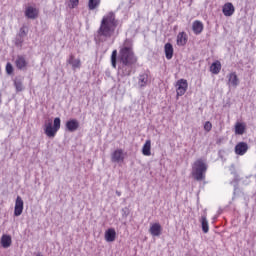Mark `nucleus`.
<instances>
[{
    "mask_svg": "<svg viewBox=\"0 0 256 256\" xmlns=\"http://www.w3.org/2000/svg\"><path fill=\"white\" fill-rule=\"evenodd\" d=\"M67 63L72 66L73 71H75V69H81V60L75 59L73 55H70Z\"/></svg>",
    "mask_w": 256,
    "mask_h": 256,
    "instance_id": "15",
    "label": "nucleus"
},
{
    "mask_svg": "<svg viewBox=\"0 0 256 256\" xmlns=\"http://www.w3.org/2000/svg\"><path fill=\"white\" fill-rule=\"evenodd\" d=\"M117 25H119V22L115 18V13L110 12L103 16L100 27L94 34L95 41L98 43H105V41H109V39L115 35Z\"/></svg>",
    "mask_w": 256,
    "mask_h": 256,
    "instance_id": "2",
    "label": "nucleus"
},
{
    "mask_svg": "<svg viewBox=\"0 0 256 256\" xmlns=\"http://www.w3.org/2000/svg\"><path fill=\"white\" fill-rule=\"evenodd\" d=\"M243 133H245V125L237 122L235 124V134L236 135H243Z\"/></svg>",
    "mask_w": 256,
    "mask_h": 256,
    "instance_id": "25",
    "label": "nucleus"
},
{
    "mask_svg": "<svg viewBox=\"0 0 256 256\" xmlns=\"http://www.w3.org/2000/svg\"><path fill=\"white\" fill-rule=\"evenodd\" d=\"M149 81V76L147 74H141L138 78L139 87H145Z\"/></svg>",
    "mask_w": 256,
    "mask_h": 256,
    "instance_id": "24",
    "label": "nucleus"
},
{
    "mask_svg": "<svg viewBox=\"0 0 256 256\" xmlns=\"http://www.w3.org/2000/svg\"><path fill=\"white\" fill-rule=\"evenodd\" d=\"M125 160V155L122 149H117L111 154L112 163H121Z\"/></svg>",
    "mask_w": 256,
    "mask_h": 256,
    "instance_id": "6",
    "label": "nucleus"
},
{
    "mask_svg": "<svg viewBox=\"0 0 256 256\" xmlns=\"http://www.w3.org/2000/svg\"><path fill=\"white\" fill-rule=\"evenodd\" d=\"M36 256H42L41 253H38Z\"/></svg>",
    "mask_w": 256,
    "mask_h": 256,
    "instance_id": "36",
    "label": "nucleus"
},
{
    "mask_svg": "<svg viewBox=\"0 0 256 256\" xmlns=\"http://www.w3.org/2000/svg\"><path fill=\"white\" fill-rule=\"evenodd\" d=\"M116 195H117L118 197H121V192H120L119 190H116Z\"/></svg>",
    "mask_w": 256,
    "mask_h": 256,
    "instance_id": "34",
    "label": "nucleus"
},
{
    "mask_svg": "<svg viewBox=\"0 0 256 256\" xmlns=\"http://www.w3.org/2000/svg\"><path fill=\"white\" fill-rule=\"evenodd\" d=\"M18 36L19 37H27V30L25 28V26L21 27L20 30H19V33H18Z\"/></svg>",
    "mask_w": 256,
    "mask_h": 256,
    "instance_id": "29",
    "label": "nucleus"
},
{
    "mask_svg": "<svg viewBox=\"0 0 256 256\" xmlns=\"http://www.w3.org/2000/svg\"><path fill=\"white\" fill-rule=\"evenodd\" d=\"M142 154L146 157L151 155V140H146L145 144L142 147Z\"/></svg>",
    "mask_w": 256,
    "mask_h": 256,
    "instance_id": "23",
    "label": "nucleus"
},
{
    "mask_svg": "<svg viewBox=\"0 0 256 256\" xmlns=\"http://www.w3.org/2000/svg\"><path fill=\"white\" fill-rule=\"evenodd\" d=\"M15 45H17V47H21V45H23V37L17 36L15 40Z\"/></svg>",
    "mask_w": 256,
    "mask_h": 256,
    "instance_id": "32",
    "label": "nucleus"
},
{
    "mask_svg": "<svg viewBox=\"0 0 256 256\" xmlns=\"http://www.w3.org/2000/svg\"><path fill=\"white\" fill-rule=\"evenodd\" d=\"M235 193H237V186H235V188H234V195H235Z\"/></svg>",
    "mask_w": 256,
    "mask_h": 256,
    "instance_id": "35",
    "label": "nucleus"
},
{
    "mask_svg": "<svg viewBox=\"0 0 256 256\" xmlns=\"http://www.w3.org/2000/svg\"><path fill=\"white\" fill-rule=\"evenodd\" d=\"M226 77L228 79V82H227L228 87L236 88L239 85V77H237L236 72H231Z\"/></svg>",
    "mask_w": 256,
    "mask_h": 256,
    "instance_id": "10",
    "label": "nucleus"
},
{
    "mask_svg": "<svg viewBox=\"0 0 256 256\" xmlns=\"http://www.w3.org/2000/svg\"><path fill=\"white\" fill-rule=\"evenodd\" d=\"M66 129L70 133H75V131H77V129H79V121H77V119H71V120L67 121Z\"/></svg>",
    "mask_w": 256,
    "mask_h": 256,
    "instance_id": "13",
    "label": "nucleus"
},
{
    "mask_svg": "<svg viewBox=\"0 0 256 256\" xmlns=\"http://www.w3.org/2000/svg\"><path fill=\"white\" fill-rule=\"evenodd\" d=\"M210 71L213 73V75H219L221 73V62L216 61L211 64Z\"/></svg>",
    "mask_w": 256,
    "mask_h": 256,
    "instance_id": "22",
    "label": "nucleus"
},
{
    "mask_svg": "<svg viewBox=\"0 0 256 256\" xmlns=\"http://www.w3.org/2000/svg\"><path fill=\"white\" fill-rule=\"evenodd\" d=\"M0 243L4 249H9V246L12 243L11 236L7 234L2 235Z\"/></svg>",
    "mask_w": 256,
    "mask_h": 256,
    "instance_id": "19",
    "label": "nucleus"
},
{
    "mask_svg": "<svg viewBox=\"0 0 256 256\" xmlns=\"http://www.w3.org/2000/svg\"><path fill=\"white\" fill-rule=\"evenodd\" d=\"M222 13L225 17H231L233 13H235V6H233V3L228 2L224 4L222 8Z\"/></svg>",
    "mask_w": 256,
    "mask_h": 256,
    "instance_id": "11",
    "label": "nucleus"
},
{
    "mask_svg": "<svg viewBox=\"0 0 256 256\" xmlns=\"http://www.w3.org/2000/svg\"><path fill=\"white\" fill-rule=\"evenodd\" d=\"M101 3V0H89L88 8L90 11L97 9V6Z\"/></svg>",
    "mask_w": 256,
    "mask_h": 256,
    "instance_id": "26",
    "label": "nucleus"
},
{
    "mask_svg": "<svg viewBox=\"0 0 256 256\" xmlns=\"http://www.w3.org/2000/svg\"><path fill=\"white\" fill-rule=\"evenodd\" d=\"M164 53L166 59L171 60L173 59V44L171 43H166L164 46Z\"/></svg>",
    "mask_w": 256,
    "mask_h": 256,
    "instance_id": "18",
    "label": "nucleus"
},
{
    "mask_svg": "<svg viewBox=\"0 0 256 256\" xmlns=\"http://www.w3.org/2000/svg\"><path fill=\"white\" fill-rule=\"evenodd\" d=\"M192 31L195 35H201L203 33V22L196 20L192 24Z\"/></svg>",
    "mask_w": 256,
    "mask_h": 256,
    "instance_id": "16",
    "label": "nucleus"
},
{
    "mask_svg": "<svg viewBox=\"0 0 256 256\" xmlns=\"http://www.w3.org/2000/svg\"><path fill=\"white\" fill-rule=\"evenodd\" d=\"M14 86H15V88H16V91H18V92L23 91V81H21V80H19V79H16V80L14 81Z\"/></svg>",
    "mask_w": 256,
    "mask_h": 256,
    "instance_id": "28",
    "label": "nucleus"
},
{
    "mask_svg": "<svg viewBox=\"0 0 256 256\" xmlns=\"http://www.w3.org/2000/svg\"><path fill=\"white\" fill-rule=\"evenodd\" d=\"M161 224L159 223H154L151 225L150 227V233L153 237H159V235H161Z\"/></svg>",
    "mask_w": 256,
    "mask_h": 256,
    "instance_id": "17",
    "label": "nucleus"
},
{
    "mask_svg": "<svg viewBox=\"0 0 256 256\" xmlns=\"http://www.w3.org/2000/svg\"><path fill=\"white\" fill-rule=\"evenodd\" d=\"M61 129V118L57 117L53 120L49 119L44 123V133L47 137L53 138L57 135V131Z\"/></svg>",
    "mask_w": 256,
    "mask_h": 256,
    "instance_id": "4",
    "label": "nucleus"
},
{
    "mask_svg": "<svg viewBox=\"0 0 256 256\" xmlns=\"http://www.w3.org/2000/svg\"><path fill=\"white\" fill-rule=\"evenodd\" d=\"M15 65L17 69H19L20 71H25L28 65V62H27V59H25V56L18 55L15 60Z\"/></svg>",
    "mask_w": 256,
    "mask_h": 256,
    "instance_id": "8",
    "label": "nucleus"
},
{
    "mask_svg": "<svg viewBox=\"0 0 256 256\" xmlns=\"http://www.w3.org/2000/svg\"><path fill=\"white\" fill-rule=\"evenodd\" d=\"M248 150H249V145H247L246 142H239L235 146V153H236V155H245Z\"/></svg>",
    "mask_w": 256,
    "mask_h": 256,
    "instance_id": "12",
    "label": "nucleus"
},
{
    "mask_svg": "<svg viewBox=\"0 0 256 256\" xmlns=\"http://www.w3.org/2000/svg\"><path fill=\"white\" fill-rule=\"evenodd\" d=\"M111 65H112L113 69H117V50L112 51Z\"/></svg>",
    "mask_w": 256,
    "mask_h": 256,
    "instance_id": "27",
    "label": "nucleus"
},
{
    "mask_svg": "<svg viewBox=\"0 0 256 256\" xmlns=\"http://www.w3.org/2000/svg\"><path fill=\"white\" fill-rule=\"evenodd\" d=\"M211 129H213V124H211L209 121L205 122V124H204V131L209 133V131H211Z\"/></svg>",
    "mask_w": 256,
    "mask_h": 256,
    "instance_id": "30",
    "label": "nucleus"
},
{
    "mask_svg": "<svg viewBox=\"0 0 256 256\" xmlns=\"http://www.w3.org/2000/svg\"><path fill=\"white\" fill-rule=\"evenodd\" d=\"M208 166L202 159H198L192 166V176L195 181H204L205 173H207Z\"/></svg>",
    "mask_w": 256,
    "mask_h": 256,
    "instance_id": "3",
    "label": "nucleus"
},
{
    "mask_svg": "<svg viewBox=\"0 0 256 256\" xmlns=\"http://www.w3.org/2000/svg\"><path fill=\"white\" fill-rule=\"evenodd\" d=\"M200 223L202 225L203 233H209V221H207V214L201 216Z\"/></svg>",
    "mask_w": 256,
    "mask_h": 256,
    "instance_id": "21",
    "label": "nucleus"
},
{
    "mask_svg": "<svg viewBox=\"0 0 256 256\" xmlns=\"http://www.w3.org/2000/svg\"><path fill=\"white\" fill-rule=\"evenodd\" d=\"M115 237H117V232H115V229L109 228L106 230L105 241H107V243H113V241H115Z\"/></svg>",
    "mask_w": 256,
    "mask_h": 256,
    "instance_id": "14",
    "label": "nucleus"
},
{
    "mask_svg": "<svg viewBox=\"0 0 256 256\" xmlns=\"http://www.w3.org/2000/svg\"><path fill=\"white\" fill-rule=\"evenodd\" d=\"M25 17H27V19H37L39 17V9L28 6L25 10Z\"/></svg>",
    "mask_w": 256,
    "mask_h": 256,
    "instance_id": "9",
    "label": "nucleus"
},
{
    "mask_svg": "<svg viewBox=\"0 0 256 256\" xmlns=\"http://www.w3.org/2000/svg\"><path fill=\"white\" fill-rule=\"evenodd\" d=\"M187 87H189V85L187 84V80L185 79L178 80L176 83L177 97H183V94L187 93Z\"/></svg>",
    "mask_w": 256,
    "mask_h": 256,
    "instance_id": "5",
    "label": "nucleus"
},
{
    "mask_svg": "<svg viewBox=\"0 0 256 256\" xmlns=\"http://www.w3.org/2000/svg\"><path fill=\"white\" fill-rule=\"evenodd\" d=\"M23 205V198H21V196H17L14 207L15 217L21 216V214L23 213Z\"/></svg>",
    "mask_w": 256,
    "mask_h": 256,
    "instance_id": "7",
    "label": "nucleus"
},
{
    "mask_svg": "<svg viewBox=\"0 0 256 256\" xmlns=\"http://www.w3.org/2000/svg\"><path fill=\"white\" fill-rule=\"evenodd\" d=\"M177 45L183 47L187 45V34L185 32H180L177 36Z\"/></svg>",
    "mask_w": 256,
    "mask_h": 256,
    "instance_id": "20",
    "label": "nucleus"
},
{
    "mask_svg": "<svg viewBox=\"0 0 256 256\" xmlns=\"http://www.w3.org/2000/svg\"><path fill=\"white\" fill-rule=\"evenodd\" d=\"M71 3V9H75V7H77V5H79V0H70Z\"/></svg>",
    "mask_w": 256,
    "mask_h": 256,
    "instance_id": "33",
    "label": "nucleus"
},
{
    "mask_svg": "<svg viewBox=\"0 0 256 256\" xmlns=\"http://www.w3.org/2000/svg\"><path fill=\"white\" fill-rule=\"evenodd\" d=\"M6 73L8 75H11L13 73V65L9 62L6 64Z\"/></svg>",
    "mask_w": 256,
    "mask_h": 256,
    "instance_id": "31",
    "label": "nucleus"
},
{
    "mask_svg": "<svg viewBox=\"0 0 256 256\" xmlns=\"http://www.w3.org/2000/svg\"><path fill=\"white\" fill-rule=\"evenodd\" d=\"M137 56L133 51V47L124 43L118 52V73L121 77H129L133 73L135 65H137Z\"/></svg>",
    "mask_w": 256,
    "mask_h": 256,
    "instance_id": "1",
    "label": "nucleus"
}]
</instances>
